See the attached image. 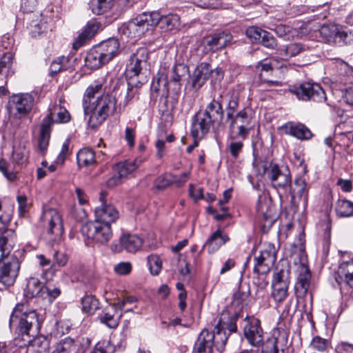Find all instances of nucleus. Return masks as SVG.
<instances>
[{
  "instance_id": "obj_1",
  "label": "nucleus",
  "mask_w": 353,
  "mask_h": 353,
  "mask_svg": "<svg viewBox=\"0 0 353 353\" xmlns=\"http://www.w3.org/2000/svg\"><path fill=\"white\" fill-rule=\"evenodd\" d=\"M103 81L94 82L87 88L83 99V107L85 116L90 115L88 125L91 128L101 125L117 110L115 97L105 94Z\"/></svg>"
},
{
  "instance_id": "obj_2",
  "label": "nucleus",
  "mask_w": 353,
  "mask_h": 353,
  "mask_svg": "<svg viewBox=\"0 0 353 353\" xmlns=\"http://www.w3.org/2000/svg\"><path fill=\"white\" fill-rule=\"evenodd\" d=\"M225 120L229 129L233 132L236 128V132L239 139L245 140L250 134L252 120V108L246 106L237 112L239 106V94L234 91H229L225 93Z\"/></svg>"
},
{
  "instance_id": "obj_3",
  "label": "nucleus",
  "mask_w": 353,
  "mask_h": 353,
  "mask_svg": "<svg viewBox=\"0 0 353 353\" xmlns=\"http://www.w3.org/2000/svg\"><path fill=\"white\" fill-rule=\"evenodd\" d=\"M9 325L19 335L33 336L40 327L38 314L35 310H29L27 305L18 303L10 316Z\"/></svg>"
},
{
  "instance_id": "obj_4",
  "label": "nucleus",
  "mask_w": 353,
  "mask_h": 353,
  "mask_svg": "<svg viewBox=\"0 0 353 353\" xmlns=\"http://www.w3.org/2000/svg\"><path fill=\"white\" fill-rule=\"evenodd\" d=\"M276 260L275 247L272 243H264L258 256H254L253 282L256 285L263 288L268 282L266 275L270 271Z\"/></svg>"
},
{
  "instance_id": "obj_5",
  "label": "nucleus",
  "mask_w": 353,
  "mask_h": 353,
  "mask_svg": "<svg viewBox=\"0 0 353 353\" xmlns=\"http://www.w3.org/2000/svg\"><path fill=\"white\" fill-rule=\"evenodd\" d=\"M299 261L294 260L296 267V283L294 284V292L298 299H303L309 292L312 274L307 265V255L304 250H300Z\"/></svg>"
},
{
  "instance_id": "obj_6",
  "label": "nucleus",
  "mask_w": 353,
  "mask_h": 353,
  "mask_svg": "<svg viewBox=\"0 0 353 353\" xmlns=\"http://www.w3.org/2000/svg\"><path fill=\"white\" fill-rule=\"evenodd\" d=\"M82 235L92 242L105 245L112 237L111 225L100 221H89L83 224L81 228Z\"/></svg>"
},
{
  "instance_id": "obj_7",
  "label": "nucleus",
  "mask_w": 353,
  "mask_h": 353,
  "mask_svg": "<svg viewBox=\"0 0 353 353\" xmlns=\"http://www.w3.org/2000/svg\"><path fill=\"white\" fill-rule=\"evenodd\" d=\"M217 119L205 108L198 111L192 119L191 135L194 139H201L215 125H220Z\"/></svg>"
},
{
  "instance_id": "obj_8",
  "label": "nucleus",
  "mask_w": 353,
  "mask_h": 353,
  "mask_svg": "<svg viewBox=\"0 0 353 353\" xmlns=\"http://www.w3.org/2000/svg\"><path fill=\"white\" fill-rule=\"evenodd\" d=\"M148 54L145 48H139L134 53L129 60L125 69V75L128 80H139L145 78L146 81L145 71L148 66Z\"/></svg>"
},
{
  "instance_id": "obj_9",
  "label": "nucleus",
  "mask_w": 353,
  "mask_h": 353,
  "mask_svg": "<svg viewBox=\"0 0 353 353\" xmlns=\"http://www.w3.org/2000/svg\"><path fill=\"white\" fill-rule=\"evenodd\" d=\"M290 90L299 100L312 101L316 103L327 101L324 90L316 83L305 81L297 86H294Z\"/></svg>"
},
{
  "instance_id": "obj_10",
  "label": "nucleus",
  "mask_w": 353,
  "mask_h": 353,
  "mask_svg": "<svg viewBox=\"0 0 353 353\" xmlns=\"http://www.w3.org/2000/svg\"><path fill=\"white\" fill-rule=\"evenodd\" d=\"M34 103V97L28 93L12 95L8 101V110L15 119L26 117L32 110Z\"/></svg>"
},
{
  "instance_id": "obj_11",
  "label": "nucleus",
  "mask_w": 353,
  "mask_h": 353,
  "mask_svg": "<svg viewBox=\"0 0 353 353\" xmlns=\"http://www.w3.org/2000/svg\"><path fill=\"white\" fill-rule=\"evenodd\" d=\"M152 20L149 17V12H145L138 14L119 29L121 34L128 38H136L143 35L148 30Z\"/></svg>"
},
{
  "instance_id": "obj_12",
  "label": "nucleus",
  "mask_w": 353,
  "mask_h": 353,
  "mask_svg": "<svg viewBox=\"0 0 353 353\" xmlns=\"http://www.w3.org/2000/svg\"><path fill=\"white\" fill-rule=\"evenodd\" d=\"M159 74L163 75L164 83L172 85L173 90L177 92L181 90L183 78L189 74V68L183 63L174 64L171 68L164 65L161 66Z\"/></svg>"
},
{
  "instance_id": "obj_13",
  "label": "nucleus",
  "mask_w": 353,
  "mask_h": 353,
  "mask_svg": "<svg viewBox=\"0 0 353 353\" xmlns=\"http://www.w3.org/2000/svg\"><path fill=\"white\" fill-rule=\"evenodd\" d=\"M259 216L261 219L263 228H270L276 220V207L270 197L265 194L259 195L256 205Z\"/></svg>"
},
{
  "instance_id": "obj_14",
  "label": "nucleus",
  "mask_w": 353,
  "mask_h": 353,
  "mask_svg": "<svg viewBox=\"0 0 353 353\" xmlns=\"http://www.w3.org/2000/svg\"><path fill=\"white\" fill-rule=\"evenodd\" d=\"M245 320L243 334L245 339L251 345L259 347L263 344L264 334L260 321L254 316H246Z\"/></svg>"
},
{
  "instance_id": "obj_15",
  "label": "nucleus",
  "mask_w": 353,
  "mask_h": 353,
  "mask_svg": "<svg viewBox=\"0 0 353 353\" xmlns=\"http://www.w3.org/2000/svg\"><path fill=\"white\" fill-rule=\"evenodd\" d=\"M232 39V34L227 31H221L205 37L202 41L207 52H215L225 48Z\"/></svg>"
},
{
  "instance_id": "obj_16",
  "label": "nucleus",
  "mask_w": 353,
  "mask_h": 353,
  "mask_svg": "<svg viewBox=\"0 0 353 353\" xmlns=\"http://www.w3.org/2000/svg\"><path fill=\"white\" fill-rule=\"evenodd\" d=\"M20 263L17 258L11 257L0 266V283L6 286L12 285L18 276Z\"/></svg>"
},
{
  "instance_id": "obj_17",
  "label": "nucleus",
  "mask_w": 353,
  "mask_h": 353,
  "mask_svg": "<svg viewBox=\"0 0 353 353\" xmlns=\"http://www.w3.org/2000/svg\"><path fill=\"white\" fill-rule=\"evenodd\" d=\"M143 245V240L135 234H124L119 238L118 243H112L111 250L113 252L120 253L125 250L129 253H135L139 251Z\"/></svg>"
},
{
  "instance_id": "obj_18",
  "label": "nucleus",
  "mask_w": 353,
  "mask_h": 353,
  "mask_svg": "<svg viewBox=\"0 0 353 353\" xmlns=\"http://www.w3.org/2000/svg\"><path fill=\"white\" fill-rule=\"evenodd\" d=\"M137 168L136 161H125L114 165L113 175L107 181L108 187H114L121 183L122 179L128 176Z\"/></svg>"
},
{
  "instance_id": "obj_19",
  "label": "nucleus",
  "mask_w": 353,
  "mask_h": 353,
  "mask_svg": "<svg viewBox=\"0 0 353 353\" xmlns=\"http://www.w3.org/2000/svg\"><path fill=\"white\" fill-rule=\"evenodd\" d=\"M105 196V192H101L99 200L101 205L95 208V220L94 221L103 222L111 225L112 223L116 221L119 218V212L116 208L110 204L105 203L104 199Z\"/></svg>"
},
{
  "instance_id": "obj_20",
  "label": "nucleus",
  "mask_w": 353,
  "mask_h": 353,
  "mask_svg": "<svg viewBox=\"0 0 353 353\" xmlns=\"http://www.w3.org/2000/svg\"><path fill=\"white\" fill-rule=\"evenodd\" d=\"M149 17L152 20V23H150L151 27L158 25L165 31L172 30L179 26L180 18L176 14L161 15L158 12H149Z\"/></svg>"
},
{
  "instance_id": "obj_21",
  "label": "nucleus",
  "mask_w": 353,
  "mask_h": 353,
  "mask_svg": "<svg viewBox=\"0 0 353 353\" xmlns=\"http://www.w3.org/2000/svg\"><path fill=\"white\" fill-rule=\"evenodd\" d=\"M145 83V78L139 80H128L127 86L124 83H120L117 88L124 92V99L119 103V110L128 105L139 94V88Z\"/></svg>"
},
{
  "instance_id": "obj_22",
  "label": "nucleus",
  "mask_w": 353,
  "mask_h": 353,
  "mask_svg": "<svg viewBox=\"0 0 353 353\" xmlns=\"http://www.w3.org/2000/svg\"><path fill=\"white\" fill-rule=\"evenodd\" d=\"M49 113L42 120L48 121V125L52 127L54 123H66L71 120V115L68 110L61 104H50L48 108Z\"/></svg>"
},
{
  "instance_id": "obj_23",
  "label": "nucleus",
  "mask_w": 353,
  "mask_h": 353,
  "mask_svg": "<svg viewBox=\"0 0 353 353\" xmlns=\"http://www.w3.org/2000/svg\"><path fill=\"white\" fill-rule=\"evenodd\" d=\"M239 316V310H234L232 307H228L220 314L216 327L225 330L229 333L236 332L237 331L236 322Z\"/></svg>"
},
{
  "instance_id": "obj_24",
  "label": "nucleus",
  "mask_w": 353,
  "mask_h": 353,
  "mask_svg": "<svg viewBox=\"0 0 353 353\" xmlns=\"http://www.w3.org/2000/svg\"><path fill=\"white\" fill-rule=\"evenodd\" d=\"M101 58L108 63L120 52V43L117 39L110 38L95 46Z\"/></svg>"
},
{
  "instance_id": "obj_25",
  "label": "nucleus",
  "mask_w": 353,
  "mask_h": 353,
  "mask_svg": "<svg viewBox=\"0 0 353 353\" xmlns=\"http://www.w3.org/2000/svg\"><path fill=\"white\" fill-rule=\"evenodd\" d=\"M43 219L48 222V232L57 236L63 233L62 219L59 213L54 209H50L44 212Z\"/></svg>"
},
{
  "instance_id": "obj_26",
  "label": "nucleus",
  "mask_w": 353,
  "mask_h": 353,
  "mask_svg": "<svg viewBox=\"0 0 353 353\" xmlns=\"http://www.w3.org/2000/svg\"><path fill=\"white\" fill-rule=\"evenodd\" d=\"M209 63L202 62L196 66L192 75L188 74L191 86L195 90H199L206 82L210 72Z\"/></svg>"
},
{
  "instance_id": "obj_27",
  "label": "nucleus",
  "mask_w": 353,
  "mask_h": 353,
  "mask_svg": "<svg viewBox=\"0 0 353 353\" xmlns=\"http://www.w3.org/2000/svg\"><path fill=\"white\" fill-rule=\"evenodd\" d=\"M251 291L248 283L241 282L238 290L233 294L232 304L239 307L236 310H239V313L242 309L248 305L250 301Z\"/></svg>"
},
{
  "instance_id": "obj_28",
  "label": "nucleus",
  "mask_w": 353,
  "mask_h": 353,
  "mask_svg": "<svg viewBox=\"0 0 353 353\" xmlns=\"http://www.w3.org/2000/svg\"><path fill=\"white\" fill-rule=\"evenodd\" d=\"M101 26V23L96 21H91L88 22L81 33L74 41L73 48L77 50L83 46L87 42V41L90 39L96 34Z\"/></svg>"
},
{
  "instance_id": "obj_29",
  "label": "nucleus",
  "mask_w": 353,
  "mask_h": 353,
  "mask_svg": "<svg viewBox=\"0 0 353 353\" xmlns=\"http://www.w3.org/2000/svg\"><path fill=\"white\" fill-rule=\"evenodd\" d=\"M229 241L228 235L222 230L217 229L210 236L204 246L208 248L209 253L213 254Z\"/></svg>"
},
{
  "instance_id": "obj_30",
  "label": "nucleus",
  "mask_w": 353,
  "mask_h": 353,
  "mask_svg": "<svg viewBox=\"0 0 353 353\" xmlns=\"http://www.w3.org/2000/svg\"><path fill=\"white\" fill-rule=\"evenodd\" d=\"M286 134L301 140L311 139L312 134L305 125L302 123H294L289 122L283 126Z\"/></svg>"
},
{
  "instance_id": "obj_31",
  "label": "nucleus",
  "mask_w": 353,
  "mask_h": 353,
  "mask_svg": "<svg viewBox=\"0 0 353 353\" xmlns=\"http://www.w3.org/2000/svg\"><path fill=\"white\" fill-rule=\"evenodd\" d=\"M211 339V336L208 334V330H203L194 343L192 353H212L214 347Z\"/></svg>"
},
{
  "instance_id": "obj_32",
  "label": "nucleus",
  "mask_w": 353,
  "mask_h": 353,
  "mask_svg": "<svg viewBox=\"0 0 353 353\" xmlns=\"http://www.w3.org/2000/svg\"><path fill=\"white\" fill-rule=\"evenodd\" d=\"M231 333H229V332L216 326L214 327L213 331H208V334L210 335L212 338L211 342L213 346L220 353L223 352L228 336Z\"/></svg>"
},
{
  "instance_id": "obj_33",
  "label": "nucleus",
  "mask_w": 353,
  "mask_h": 353,
  "mask_svg": "<svg viewBox=\"0 0 353 353\" xmlns=\"http://www.w3.org/2000/svg\"><path fill=\"white\" fill-rule=\"evenodd\" d=\"M225 94H220L217 99H213L209 103L205 106V108L209 111L216 119H218L219 123H222L223 121V116L225 109L223 108V105L225 104Z\"/></svg>"
},
{
  "instance_id": "obj_34",
  "label": "nucleus",
  "mask_w": 353,
  "mask_h": 353,
  "mask_svg": "<svg viewBox=\"0 0 353 353\" xmlns=\"http://www.w3.org/2000/svg\"><path fill=\"white\" fill-rule=\"evenodd\" d=\"M74 60L70 57L61 56L52 61L50 66V74L53 77L59 72L72 69Z\"/></svg>"
},
{
  "instance_id": "obj_35",
  "label": "nucleus",
  "mask_w": 353,
  "mask_h": 353,
  "mask_svg": "<svg viewBox=\"0 0 353 353\" xmlns=\"http://www.w3.org/2000/svg\"><path fill=\"white\" fill-rule=\"evenodd\" d=\"M43 283L38 278L31 276L27 279L24 296L28 299H32L36 296L43 297Z\"/></svg>"
},
{
  "instance_id": "obj_36",
  "label": "nucleus",
  "mask_w": 353,
  "mask_h": 353,
  "mask_svg": "<svg viewBox=\"0 0 353 353\" xmlns=\"http://www.w3.org/2000/svg\"><path fill=\"white\" fill-rule=\"evenodd\" d=\"M339 279L353 288V259L341 263L337 272Z\"/></svg>"
},
{
  "instance_id": "obj_37",
  "label": "nucleus",
  "mask_w": 353,
  "mask_h": 353,
  "mask_svg": "<svg viewBox=\"0 0 353 353\" xmlns=\"http://www.w3.org/2000/svg\"><path fill=\"white\" fill-rule=\"evenodd\" d=\"M122 314L116 316V310L110 311L108 309H104L99 315L98 319L100 323L105 325L108 327L114 329L118 327Z\"/></svg>"
},
{
  "instance_id": "obj_38",
  "label": "nucleus",
  "mask_w": 353,
  "mask_h": 353,
  "mask_svg": "<svg viewBox=\"0 0 353 353\" xmlns=\"http://www.w3.org/2000/svg\"><path fill=\"white\" fill-rule=\"evenodd\" d=\"M14 240L12 231H6L0 236V261L8 257Z\"/></svg>"
},
{
  "instance_id": "obj_39",
  "label": "nucleus",
  "mask_w": 353,
  "mask_h": 353,
  "mask_svg": "<svg viewBox=\"0 0 353 353\" xmlns=\"http://www.w3.org/2000/svg\"><path fill=\"white\" fill-rule=\"evenodd\" d=\"M106 64L101 58L99 52L94 46L87 53L85 57V65L91 70H96Z\"/></svg>"
},
{
  "instance_id": "obj_40",
  "label": "nucleus",
  "mask_w": 353,
  "mask_h": 353,
  "mask_svg": "<svg viewBox=\"0 0 353 353\" xmlns=\"http://www.w3.org/2000/svg\"><path fill=\"white\" fill-rule=\"evenodd\" d=\"M50 132L51 127L48 125V121H42L38 140V148L40 152L42 154L45 153L48 147L50 138Z\"/></svg>"
},
{
  "instance_id": "obj_41",
  "label": "nucleus",
  "mask_w": 353,
  "mask_h": 353,
  "mask_svg": "<svg viewBox=\"0 0 353 353\" xmlns=\"http://www.w3.org/2000/svg\"><path fill=\"white\" fill-rule=\"evenodd\" d=\"M77 161L79 167L92 165L96 163L95 154L91 148H82L77 154Z\"/></svg>"
},
{
  "instance_id": "obj_42",
  "label": "nucleus",
  "mask_w": 353,
  "mask_h": 353,
  "mask_svg": "<svg viewBox=\"0 0 353 353\" xmlns=\"http://www.w3.org/2000/svg\"><path fill=\"white\" fill-rule=\"evenodd\" d=\"M79 341L71 337H65L57 343L51 353H71L79 345Z\"/></svg>"
},
{
  "instance_id": "obj_43",
  "label": "nucleus",
  "mask_w": 353,
  "mask_h": 353,
  "mask_svg": "<svg viewBox=\"0 0 353 353\" xmlns=\"http://www.w3.org/2000/svg\"><path fill=\"white\" fill-rule=\"evenodd\" d=\"M237 134H230L228 139L230 141L228 144V150L232 158L236 159L239 154L243 152L244 143L243 139L237 140Z\"/></svg>"
},
{
  "instance_id": "obj_44",
  "label": "nucleus",
  "mask_w": 353,
  "mask_h": 353,
  "mask_svg": "<svg viewBox=\"0 0 353 353\" xmlns=\"http://www.w3.org/2000/svg\"><path fill=\"white\" fill-rule=\"evenodd\" d=\"M113 0H90L89 7L94 14L100 15L111 9Z\"/></svg>"
},
{
  "instance_id": "obj_45",
  "label": "nucleus",
  "mask_w": 353,
  "mask_h": 353,
  "mask_svg": "<svg viewBox=\"0 0 353 353\" xmlns=\"http://www.w3.org/2000/svg\"><path fill=\"white\" fill-rule=\"evenodd\" d=\"M81 307L83 312L93 314L99 309V302L92 295H86L81 299Z\"/></svg>"
},
{
  "instance_id": "obj_46",
  "label": "nucleus",
  "mask_w": 353,
  "mask_h": 353,
  "mask_svg": "<svg viewBox=\"0 0 353 353\" xmlns=\"http://www.w3.org/2000/svg\"><path fill=\"white\" fill-rule=\"evenodd\" d=\"M173 174L165 172L158 176L153 183V189L156 191H163L173 184Z\"/></svg>"
},
{
  "instance_id": "obj_47",
  "label": "nucleus",
  "mask_w": 353,
  "mask_h": 353,
  "mask_svg": "<svg viewBox=\"0 0 353 353\" xmlns=\"http://www.w3.org/2000/svg\"><path fill=\"white\" fill-rule=\"evenodd\" d=\"M336 212L339 217L353 216V202L347 199L339 201L336 207Z\"/></svg>"
},
{
  "instance_id": "obj_48",
  "label": "nucleus",
  "mask_w": 353,
  "mask_h": 353,
  "mask_svg": "<svg viewBox=\"0 0 353 353\" xmlns=\"http://www.w3.org/2000/svg\"><path fill=\"white\" fill-rule=\"evenodd\" d=\"M29 151L24 145L14 146L12 154V162L22 165L28 161Z\"/></svg>"
},
{
  "instance_id": "obj_49",
  "label": "nucleus",
  "mask_w": 353,
  "mask_h": 353,
  "mask_svg": "<svg viewBox=\"0 0 353 353\" xmlns=\"http://www.w3.org/2000/svg\"><path fill=\"white\" fill-rule=\"evenodd\" d=\"M289 285H272V296L276 302H283L288 295Z\"/></svg>"
},
{
  "instance_id": "obj_50",
  "label": "nucleus",
  "mask_w": 353,
  "mask_h": 353,
  "mask_svg": "<svg viewBox=\"0 0 353 353\" xmlns=\"http://www.w3.org/2000/svg\"><path fill=\"white\" fill-rule=\"evenodd\" d=\"M290 270L284 268L279 269L276 268V271L274 273L272 285L282 283L285 285H290Z\"/></svg>"
},
{
  "instance_id": "obj_51",
  "label": "nucleus",
  "mask_w": 353,
  "mask_h": 353,
  "mask_svg": "<svg viewBox=\"0 0 353 353\" xmlns=\"http://www.w3.org/2000/svg\"><path fill=\"white\" fill-rule=\"evenodd\" d=\"M338 25L335 23H325L319 29L321 37L327 41L335 38L338 32Z\"/></svg>"
},
{
  "instance_id": "obj_52",
  "label": "nucleus",
  "mask_w": 353,
  "mask_h": 353,
  "mask_svg": "<svg viewBox=\"0 0 353 353\" xmlns=\"http://www.w3.org/2000/svg\"><path fill=\"white\" fill-rule=\"evenodd\" d=\"M163 79H164L163 78V75L159 74V72L157 76L154 78L151 84V91L152 93L159 94V92L163 89L162 94H168L170 86L168 83H164Z\"/></svg>"
},
{
  "instance_id": "obj_53",
  "label": "nucleus",
  "mask_w": 353,
  "mask_h": 353,
  "mask_svg": "<svg viewBox=\"0 0 353 353\" xmlns=\"http://www.w3.org/2000/svg\"><path fill=\"white\" fill-rule=\"evenodd\" d=\"M294 192L306 203L308 199V188L305 181L301 178L294 181Z\"/></svg>"
},
{
  "instance_id": "obj_54",
  "label": "nucleus",
  "mask_w": 353,
  "mask_h": 353,
  "mask_svg": "<svg viewBox=\"0 0 353 353\" xmlns=\"http://www.w3.org/2000/svg\"><path fill=\"white\" fill-rule=\"evenodd\" d=\"M303 50V47L301 43H292L285 46L284 49H279L280 54H284L286 57H295Z\"/></svg>"
},
{
  "instance_id": "obj_55",
  "label": "nucleus",
  "mask_w": 353,
  "mask_h": 353,
  "mask_svg": "<svg viewBox=\"0 0 353 353\" xmlns=\"http://www.w3.org/2000/svg\"><path fill=\"white\" fill-rule=\"evenodd\" d=\"M148 263L151 274L153 275L159 274L162 266L160 258L157 255L151 254L148 257Z\"/></svg>"
},
{
  "instance_id": "obj_56",
  "label": "nucleus",
  "mask_w": 353,
  "mask_h": 353,
  "mask_svg": "<svg viewBox=\"0 0 353 353\" xmlns=\"http://www.w3.org/2000/svg\"><path fill=\"white\" fill-rule=\"evenodd\" d=\"M260 43L266 48L270 50H279L277 49L278 43L274 37L269 32L264 31L263 37L260 41Z\"/></svg>"
},
{
  "instance_id": "obj_57",
  "label": "nucleus",
  "mask_w": 353,
  "mask_h": 353,
  "mask_svg": "<svg viewBox=\"0 0 353 353\" xmlns=\"http://www.w3.org/2000/svg\"><path fill=\"white\" fill-rule=\"evenodd\" d=\"M291 184V175L289 170L286 168L284 172H283L278 179L272 183L274 187L284 188L286 186Z\"/></svg>"
},
{
  "instance_id": "obj_58",
  "label": "nucleus",
  "mask_w": 353,
  "mask_h": 353,
  "mask_svg": "<svg viewBox=\"0 0 353 353\" xmlns=\"http://www.w3.org/2000/svg\"><path fill=\"white\" fill-rule=\"evenodd\" d=\"M70 141L69 139H67L65 142L63 143L61 150L57 156L55 163L59 165H63L65 161L68 158V157L70 154L71 152L70 150Z\"/></svg>"
},
{
  "instance_id": "obj_59",
  "label": "nucleus",
  "mask_w": 353,
  "mask_h": 353,
  "mask_svg": "<svg viewBox=\"0 0 353 353\" xmlns=\"http://www.w3.org/2000/svg\"><path fill=\"white\" fill-rule=\"evenodd\" d=\"M264 31L259 27L250 26L246 29L245 34L252 42H260Z\"/></svg>"
},
{
  "instance_id": "obj_60",
  "label": "nucleus",
  "mask_w": 353,
  "mask_h": 353,
  "mask_svg": "<svg viewBox=\"0 0 353 353\" xmlns=\"http://www.w3.org/2000/svg\"><path fill=\"white\" fill-rule=\"evenodd\" d=\"M114 347L109 341H99L90 353H113Z\"/></svg>"
},
{
  "instance_id": "obj_61",
  "label": "nucleus",
  "mask_w": 353,
  "mask_h": 353,
  "mask_svg": "<svg viewBox=\"0 0 353 353\" xmlns=\"http://www.w3.org/2000/svg\"><path fill=\"white\" fill-rule=\"evenodd\" d=\"M61 294L59 288L54 286L47 285L43 287V299L48 298L50 302L54 301Z\"/></svg>"
},
{
  "instance_id": "obj_62",
  "label": "nucleus",
  "mask_w": 353,
  "mask_h": 353,
  "mask_svg": "<svg viewBox=\"0 0 353 353\" xmlns=\"http://www.w3.org/2000/svg\"><path fill=\"white\" fill-rule=\"evenodd\" d=\"M13 55L10 52L3 53L0 59V74H2L6 70L10 69L12 65Z\"/></svg>"
},
{
  "instance_id": "obj_63",
  "label": "nucleus",
  "mask_w": 353,
  "mask_h": 353,
  "mask_svg": "<svg viewBox=\"0 0 353 353\" xmlns=\"http://www.w3.org/2000/svg\"><path fill=\"white\" fill-rule=\"evenodd\" d=\"M32 345L37 347V353H48L49 351L50 344L46 339H34Z\"/></svg>"
},
{
  "instance_id": "obj_64",
  "label": "nucleus",
  "mask_w": 353,
  "mask_h": 353,
  "mask_svg": "<svg viewBox=\"0 0 353 353\" xmlns=\"http://www.w3.org/2000/svg\"><path fill=\"white\" fill-rule=\"evenodd\" d=\"M276 339H270L263 345L261 353H279Z\"/></svg>"
}]
</instances>
